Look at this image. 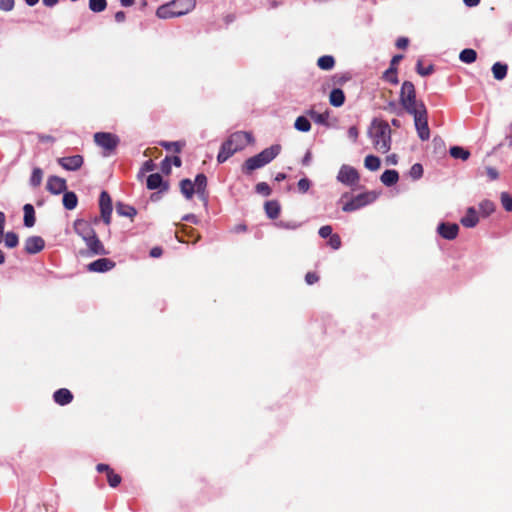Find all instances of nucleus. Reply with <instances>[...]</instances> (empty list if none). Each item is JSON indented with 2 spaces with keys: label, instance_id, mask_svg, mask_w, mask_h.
I'll return each mask as SVG.
<instances>
[{
  "label": "nucleus",
  "instance_id": "7ed1b4c3",
  "mask_svg": "<svg viewBox=\"0 0 512 512\" xmlns=\"http://www.w3.org/2000/svg\"><path fill=\"white\" fill-rule=\"evenodd\" d=\"M250 133L238 131L230 135V137L221 145L220 151L217 156L219 163L225 162L234 153L246 147L250 142Z\"/></svg>",
  "mask_w": 512,
  "mask_h": 512
},
{
  "label": "nucleus",
  "instance_id": "e433bc0d",
  "mask_svg": "<svg viewBox=\"0 0 512 512\" xmlns=\"http://www.w3.org/2000/svg\"><path fill=\"white\" fill-rule=\"evenodd\" d=\"M42 178H43V171L38 167L34 168L32 171L31 178H30V184L33 187H38L42 182Z\"/></svg>",
  "mask_w": 512,
  "mask_h": 512
},
{
  "label": "nucleus",
  "instance_id": "9b49d317",
  "mask_svg": "<svg viewBox=\"0 0 512 512\" xmlns=\"http://www.w3.org/2000/svg\"><path fill=\"white\" fill-rule=\"evenodd\" d=\"M337 179L343 184L352 186L358 183L359 173L355 168L348 165H343L340 168Z\"/></svg>",
  "mask_w": 512,
  "mask_h": 512
},
{
  "label": "nucleus",
  "instance_id": "2f4dec72",
  "mask_svg": "<svg viewBox=\"0 0 512 512\" xmlns=\"http://www.w3.org/2000/svg\"><path fill=\"white\" fill-rule=\"evenodd\" d=\"M480 213L483 217H488L495 211V204L490 200H483L479 204Z\"/></svg>",
  "mask_w": 512,
  "mask_h": 512
},
{
  "label": "nucleus",
  "instance_id": "f3484780",
  "mask_svg": "<svg viewBox=\"0 0 512 512\" xmlns=\"http://www.w3.org/2000/svg\"><path fill=\"white\" fill-rule=\"evenodd\" d=\"M146 185L150 190L160 188L161 191H167L169 188L168 183L163 182V178L159 173L149 175Z\"/></svg>",
  "mask_w": 512,
  "mask_h": 512
},
{
  "label": "nucleus",
  "instance_id": "1a4fd4ad",
  "mask_svg": "<svg viewBox=\"0 0 512 512\" xmlns=\"http://www.w3.org/2000/svg\"><path fill=\"white\" fill-rule=\"evenodd\" d=\"M94 142L104 149L105 155H109L117 148L120 140L115 134L109 132H97L94 134Z\"/></svg>",
  "mask_w": 512,
  "mask_h": 512
},
{
  "label": "nucleus",
  "instance_id": "6e6552de",
  "mask_svg": "<svg viewBox=\"0 0 512 512\" xmlns=\"http://www.w3.org/2000/svg\"><path fill=\"white\" fill-rule=\"evenodd\" d=\"M377 198V194L373 191L360 193L357 196L351 198L349 201L345 202L342 210L344 212H353L362 207H365L368 204L374 202Z\"/></svg>",
  "mask_w": 512,
  "mask_h": 512
},
{
  "label": "nucleus",
  "instance_id": "e2e57ef3",
  "mask_svg": "<svg viewBox=\"0 0 512 512\" xmlns=\"http://www.w3.org/2000/svg\"><path fill=\"white\" fill-rule=\"evenodd\" d=\"M403 59V55L401 54H397V55H394L391 59V62H390V67H397V65L399 64V62Z\"/></svg>",
  "mask_w": 512,
  "mask_h": 512
},
{
  "label": "nucleus",
  "instance_id": "cd10ccee",
  "mask_svg": "<svg viewBox=\"0 0 512 512\" xmlns=\"http://www.w3.org/2000/svg\"><path fill=\"white\" fill-rule=\"evenodd\" d=\"M78 203L77 195L74 192H65L63 195V205L68 210L76 208Z\"/></svg>",
  "mask_w": 512,
  "mask_h": 512
},
{
  "label": "nucleus",
  "instance_id": "4d7b16f0",
  "mask_svg": "<svg viewBox=\"0 0 512 512\" xmlns=\"http://www.w3.org/2000/svg\"><path fill=\"white\" fill-rule=\"evenodd\" d=\"M409 44V40L406 37H400L396 41V46L399 49H405Z\"/></svg>",
  "mask_w": 512,
  "mask_h": 512
},
{
  "label": "nucleus",
  "instance_id": "5701e85b",
  "mask_svg": "<svg viewBox=\"0 0 512 512\" xmlns=\"http://www.w3.org/2000/svg\"><path fill=\"white\" fill-rule=\"evenodd\" d=\"M24 211V225L26 227H33L35 224V210L31 204H25L23 207Z\"/></svg>",
  "mask_w": 512,
  "mask_h": 512
},
{
  "label": "nucleus",
  "instance_id": "774afa93",
  "mask_svg": "<svg viewBox=\"0 0 512 512\" xmlns=\"http://www.w3.org/2000/svg\"><path fill=\"white\" fill-rule=\"evenodd\" d=\"M59 0H43V4L47 7H53L55 6Z\"/></svg>",
  "mask_w": 512,
  "mask_h": 512
},
{
  "label": "nucleus",
  "instance_id": "603ef678",
  "mask_svg": "<svg viewBox=\"0 0 512 512\" xmlns=\"http://www.w3.org/2000/svg\"><path fill=\"white\" fill-rule=\"evenodd\" d=\"M319 235L322 238H329L333 235L332 227L330 225H324L319 229Z\"/></svg>",
  "mask_w": 512,
  "mask_h": 512
},
{
  "label": "nucleus",
  "instance_id": "37998d69",
  "mask_svg": "<svg viewBox=\"0 0 512 512\" xmlns=\"http://www.w3.org/2000/svg\"><path fill=\"white\" fill-rule=\"evenodd\" d=\"M416 71L421 76H428L434 72V67H433V65H429L428 67H423L422 61L418 60L417 65H416Z\"/></svg>",
  "mask_w": 512,
  "mask_h": 512
},
{
  "label": "nucleus",
  "instance_id": "0e129e2a",
  "mask_svg": "<svg viewBox=\"0 0 512 512\" xmlns=\"http://www.w3.org/2000/svg\"><path fill=\"white\" fill-rule=\"evenodd\" d=\"M114 17H115L116 22L121 23V22L125 21L126 15L123 11H118L115 13Z\"/></svg>",
  "mask_w": 512,
  "mask_h": 512
},
{
  "label": "nucleus",
  "instance_id": "6ab92c4d",
  "mask_svg": "<svg viewBox=\"0 0 512 512\" xmlns=\"http://www.w3.org/2000/svg\"><path fill=\"white\" fill-rule=\"evenodd\" d=\"M461 224L466 228H472L477 225L479 222L478 214L474 207H469L466 211V214L461 219Z\"/></svg>",
  "mask_w": 512,
  "mask_h": 512
},
{
  "label": "nucleus",
  "instance_id": "4be33fe9",
  "mask_svg": "<svg viewBox=\"0 0 512 512\" xmlns=\"http://www.w3.org/2000/svg\"><path fill=\"white\" fill-rule=\"evenodd\" d=\"M380 179L384 185L392 186L398 182L399 174L396 170H385Z\"/></svg>",
  "mask_w": 512,
  "mask_h": 512
},
{
  "label": "nucleus",
  "instance_id": "bb28decb",
  "mask_svg": "<svg viewBox=\"0 0 512 512\" xmlns=\"http://www.w3.org/2000/svg\"><path fill=\"white\" fill-rule=\"evenodd\" d=\"M450 156L455 159H461L466 161L470 157V152L467 149H464L460 146H452L449 150Z\"/></svg>",
  "mask_w": 512,
  "mask_h": 512
},
{
  "label": "nucleus",
  "instance_id": "c756f323",
  "mask_svg": "<svg viewBox=\"0 0 512 512\" xmlns=\"http://www.w3.org/2000/svg\"><path fill=\"white\" fill-rule=\"evenodd\" d=\"M116 211L119 215L130 218H133L137 214V211L134 207L123 203L117 204Z\"/></svg>",
  "mask_w": 512,
  "mask_h": 512
},
{
  "label": "nucleus",
  "instance_id": "c03bdc74",
  "mask_svg": "<svg viewBox=\"0 0 512 512\" xmlns=\"http://www.w3.org/2000/svg\"><path fill=\"white\" fill-rule=\"evenodd\" d=\"M255 191L263 196H269L271 194V188L266 182H259L255 186Z\"/></svg>",
  "mask_w": 512,
  "mask_h": 512
},
{
  "label": "nucleus",
  "instance_id": "dca6fc26",
  "mask_svg": "<svg viewBox=\"0 0 512 512\" xmlns=\"http://www.w3.org/2000/svg\"><path fill=\"white\" fill-rule=\"evenodd\" d=\"M46 188L52 194H60L67 188L66 180L58 176H51L48 178Z\"/></svg>",
  "mask_w": 512,
  "mask_h": 512
},
{
  "label": "nucleus",
  "instance_id": "bf43d9fd",
  "mask_svg": "<svg viewBox=\"0 0 512 512\" xmlns=\"http://www.w3.org/2000/svg\"><path fill=\"white\" fill-rule=\"evenodd\" d=\"M154 163L152 160L145 161L142 166V172L152 171L154 169Z\"/></svg>",
  "mask_w": 512,
  "mask_h": 512
},
{
  "label": "nucleus",
  "instance_id": "c9c22d12",
  "mask_svg": "<svg viewBox=\"0 0 512 512\" xmlns=\"http://www.w3.org/2000/svg\"><path fill=\"white\" fill-rule=\"evenodd\" d=\"M308 114L316 123L323 124V125L327 124V120L329 118L328 111H326L324 113H317L314 110H310L308 112Z\"/></svg>",
  "mask_w": 512,
  "mask_h": 512
},
{
  "label": "nucleus",
  "instance_id": "79ce46f5",
  "mask_svg": "<svg viewBox=\"0 0 512 512\" xmlns=\"http://www.w3.org/2000/svg\"><path fill=\"white\" fill-rule=\"evenodd\" d=\"M500 200L503 208L508 212H512V197L507 192L501 193Z\"/></svg>",
  "mask_w": 512,
  "mask_h": 512
},
{
  "label": "nucleus",
  "instance_id": "423d86ee",
  "mask_svg": "<svg viewBox=\"0 0 512 512\" xmlns=\"http://www.w3.org/2000/svg\"><path fill=\"white\" fill-rule=\"evenodd\" d=\"M399 103L408 114L426 106L422 100L417 99L416 89L411 81H404L402 83Z\"/></svg>",
  "mask_w": 512,
  "mask_h": 512
},
{
  "label": "nucleus",
  "instance_id": "72a5a7b5",
  "mask_svg": "<svg viewBox=\"0 0 512 512\" xmlns=\"http://www.w3.org/2000/svg\"><path fill=\"white\" fill-rule=\"evenodd\" d=\"M294 127L298 131L308 132L311 129V123H310V121L306 117L299 116L295 120Z\"/></svg>",
  "mask_w": 512,
  "mask_h": 512
},
{
  "label": "nucleus",
  "instance_id": "de8ad7c7",
  "mask_svg": "<svg viewBox=\"0 0 512 512\" xmlns=\"http://www.w3.org/2000/svg\"><path fill=\"white\" fill-rule=\"evenodd\" d=\"M485 172H486V175H487V177H488V179H489L490 181L497 180V179H498V177H499V172H498V170H497L496 168H494V167H490V166L486 167V168H485Z\"/></svg>",
  "mask_w": 512,
  "mask_h": 512
},
{
  "label": "nucleus",
  "instance_id": "2eb2a0df",
  "mask_svg": "<svg viewBox=\"0 0 512 512\" xmlns=\"http://www.w3.org/2000/svg\"><path fill=\"white\" fill-rule=\"evenodd\" d=\"M437 232L439 235L447 240H453L457 237L459 232V226L455 223H440Z\"/></svg>",
  "mask_w": 512,
  "mask_h": 512
},
{
  "label": "nucleus",
  "instance_id": "7c9ffc66",
  "mask_svg": "<svg viewBox=\"0 0 512 512\" xmlns=\"http://www.w3.org/2000/svg\"><path fill=\"white\" fill-rule=\"evenodd\" d=\"M459 59L467 64L473 63L477 59V53L474 49L466 48L459 54Z\"/></svg>",
  "mask_w": 512,
  "mask_h": 512
},
{
  "label": "nucleus",
  "instance_id": "393cba45",
  "mask_svg": "<svg viewBox=\"0 0 512 512\" xmlns=\"http://www.w3.org/2000/svg\"><path fill=\"white\" fill-rule=\"evenodd\" d=\"M508 66L501 62H496L492 66L493 77L496 80H503L507 76Z\"/></svg>",
  "mask_w": 512,
  "mask_h": 512
},
{
  "label": "nucleus",
  "instance_id": "09e8293b",
  "mask_svg": "<svg viewBox=\"0 0 512 512\" xmlns=\"http://www.w3.org/2000/svg\"><path fill=\"white\" fill-rule=\"evenodd\" d=\"M14 0H0V10L8 12L14 8Z\"/></svg>",
  "mask_w": 512,
  "mask_h": 512
},
{
  "label": "nucleus",
  "instance_id": "20e7f679",
  "mask_svg": "<svg viewBox=\"0 0 512 512\" xmlns=\"http://www.w3.org/2000/svg\"><path fill=\"white\" fill-rule=\"evenodd\" d=\"M195 6L196 0H173L160 6L156 11V15L161 19L179 17L191 12Z\"/></svg>",
  "mask_w": 512,
  "mask_h": 512
},
{
  "label": "nucleus",
  "instance_id": "680f3d73",
  "mask_svg": "<svg viewBox=\"0 0 512 512\" xmlns=\"http://www.w3.org/2000/svg\"><path fill=\"white\" fill-rule=\"evenodd\" d=\"M96 470L99 472V473H102V472H105L106 474L109 473V471H111L112 469L110 468L109 465L107 464H103V463H100L96 466Z\"/></svg>",
  "mask_w": 512,
  "mask_h": 512
},
{
  "label": "nucleus",
  "instance_id": "a19ab883",
  "mask_svg": "<svg viewBox=\"0 0 512 512\" xmlns=\"http://www.w3.org/2000/svg\"><path fill=\"white\" fill-rule=\"evenodd\" d=\"M106 475H107L108 484L111 487L115 488L121 483V480H122L121 476L119 474L115 473L113 469L111 471H109V473H107Z\"/></svg>",
  "mask_w": 512,
  "mask_h": 512
},
{
  "label": "nucleus",
  "instance_id": "3c124183",
  "mask_svg": "<svg viewBox=\"0 0 512 512\" xmlns=\"http://www.w3.org/2000/svg\"><path fill=\"white\" fill-rule=\"evenodd\" d=\"M305 281L308 285H313L319 281V276L316 272H308L305 275Z\"/></svg>",
  "mask_w": 512,
  "mask_h": 512
},
{
  "label": "nucleus",
  "instance_id": "a878e982",
  "mask_svg": "<svg viewBox=\"0 0 512 512\" xmlns=\"http://www.w3.org/2000/svg\"><path fill=\"white\" fill-rule=\"evenodd\" d=\"M193 184H194L196 193L199 196H203L205 194L206 187H207V177L203 173H200V174L196 175L195 182Z\"/></svg>",
  "mask_w": 512,
  "mask_h": 512
},
{
  "label": "nucleus",
  "instance_id": "ddd939ff",
  "mask_svg": "<svg viewBox=\"0 0 512 512\" xmlns=\"http://www.w3.org/2000/svg\"><path fill=\"white\" fill-rule=\"evenodd\" d=\"M115 262L109 258H99L87 265L89 272L103 273L112 270L115 267Z\"/></svg>",
  "mask_w": 512,
  "mask_h": 512
},
{
  "label": "nucleus",
  "instance_id": "4c0bfd02",
  "mask_svg": "<svg viewBox=\"0 0 512 512\" xmlns=\"http://www.w3.org/2000/svg\"><path fill=\"white\" fill-rule=\"evenodd\" d=\"M384 78L391 84H398L397 67H389L384 73Z\"/></svg>",
  "mask_w": 512,
  "mask_h": 512
},
{
  "label": "nucleus",
  "instance_id": "b1692460",
  "mask_svg": "<svg viewBox=\"0 0 512 512\" xmlns=\"http://www.w3.org/2000/svg\"><path fill=\"white\" fill-rule=\"evenodd\" d=\"M265 212L270 219H276L280 214V205L277 201L271 200L265 203Z\"/></svg>",
  "mask_w": 512,
  "mask_h": 512
},
{
  "label": "nucleus",
  "instance_id": "69168bd1",
  "mask_svg": "<svg viewBox=\"0 0 512 512\" xmlns=\"http://www.w3.org/2000/svg\"><path fill=\"white\" fill-rule=\"evenodd\" d=\"M247 229L246 225L244 224H239V225H236L234 228H233V231L236 232V233H240V232H245Z\"/></svg>",
  "mask_w": 512,
  "mask_h": 512
},
{
  "label": "nucleus",
  "instance_id": "49530a36",
  "mask_svg": "<svg viewBox=\"0 0 512 512\" xmlns=\"http://www.w3.org/2000/svg\"><path fill=\"white\" fill-rule=\"evenodd\" d=\"M341 243V238L338 234H333L331 237H329L328 244L334 250L339 249L341 247Z\"/></svg>",
  "mask_w": 512,
  "mask_h": 512
},
{
  "label": "nucleus",
  "instance_id": "473e14b6",
  "mask_svg": "<svg viewBox=\"0 0 512 512\" xmlns=\"http://www.w3.org/2000/svg\"><path fill=\"white\" fill-rule=\"evenodd\" d=\"M365 167L370 171H376L380 168L381 161L377 156L368 155L364 160Z\"/></svg>",
  "mask_w": 512,
  "mask_h": 512
},
{
  "label": "nucleus",
  "instance_id": "4468645a",
  "mask_svg": "<svg viewBox=\"0 0 512 512\" xmlns=\"http://www.w3.org/2000/svg\"><path fill=\"white\" fill-rule=\"evenodd\" d=\"M84 159L81 155H73L58 159L59 165L68 171H76L83 165Z\"/></svg>",
  "mask_w": 512,
  "mask_h": 512
},
{
  "label": "nucleus",
  "instance_id": "13d9d810",
  "mask_svg": "<svg viewBox=\"0 0 512 512\" xmlns=\"http://www.w3.org/2000/svg\"><path fill=\"white\" fill-rule=\"evenodd\" d=\"M358 135H359V132H358V129L356 126H351L349 129H348V136L350 139H352L354 142L357 140L358 138Z\"/></svg>",
  "mask_w": 512,
  "mask_h": 512
},
{
  "label": "nucleus",
  "instance_id": "f8f14e48",
  "mask_svg": "<svg viewBox=\"0 0 512 512\" xmlns=\"http://www.w3.org/2000/svg\"><path fill=\"white\" fill-rule=\"evenodd\" d=\"M45 247V241L40 236H30L24 242V251L33 255L41 252Z\"/></svg>",
  "mask_w": 512,
  "mask_h": 512
},
{
  "label": "nucleus",
  "instance_id": "412c9836",
  "mask_svg": "<svg viewBox=\"0 0 512 512\" xmlns=\"http://www.w3.org/2000/svg\"><path fill=\"white\" fill-rule=\"evenodd\" d=\"M180 191L186 199H191L196 192L193 182L186 178L180 181Z\"/></svg>",
  "mask_w": 512,
  "mask_h": 512
},
{
  "label": "nucleus",
  "instance_id": "f257e3e1",
  "mask_svg": "<svg viewBox=\"0 0 512 512\" xmlns=\"http://www.w3.org/2000/svg\"><path fill=\"white\" fill-rule=\"evenodd\" d=\"M75 233L82 238L85 242L88 252L91 255H107L108 251L105 249L103 243L97 236L91 224L84 219H77L73 225Z\"/></svg>",
  "mask_w": 512,
  "mask_h": 512
},
{
  "label": "nucleus",
  "instance_id": "8fccbe9b",
  "mask_svg": "<svg viewBox=\"0 0 512 512\" xmlns=\"http://www.w3.org/2000/svg\"><path fill=\"white\" fill-rule=\"evenodd\" d=\"M297 185L301 193H306L310 188V181L307 178H302L298 181Z\"/></svg>",
  "mask_w": 512,
  "mask_h": 512
},
{
  "label": "nucleus",
  "instance_id": "c85d7f7f",
  "mask_svg": "<svg viewBox=\"0 0 512 512\" xmlns=\"http://www.w3.org/2000/svg\"><path fill=\"white\" fill-rule=\"evenodd\" d=\"M317 66L322 70H331L335 66V59L330 55L321 56L317 60Z\"/></svg>",
  "mask_w": 512,
  "mask_h": 512
},
{
  "label": "nucleus",
  "instance_id": "39448f33",
  "mask_svg": "<svg viewBox=\"0 0 512 512\" xmlns=\"http://www.w3.org/2000/svg\"><path fill=\"white\" fill-rule=\"evenodd\" d=\"M280 151L281 146L278 144L272 145L262 150L257 155L252 156L245 161L243 165V171L249 174L256 169L265 166L266 164L270 163L274 158H276L279 155Z\"/></svg>",
  "mask_w": 512,
  "mask_h": 512
},
{
  "label": "nucleus",
  "instance_id": "052dcab7",
  "mask_svg": "<svg viewBox=\"0 0 512 512\" xmlns=\"http://www.w3.org/2000/svg\"><path fill=\"white\" fill-rule=\"evenodd\" d=\"M163 250L161 247H154L150 250V256L153 258H158L162 255Z\"/></svg>",
  "mask_w": 512,
  "mask_h": 512
},
{
  "label": "nucleus",
  "instance_id": "5fc2aeb1",
  "mask_svg": "<svg viewBox=\"0 0 512 512\" xmlns=\"http://www.w3.org/2000/svg\"><path fill=\"white\" fill-rule=\"evenodd\" d=\"M384 110L391 112V113H397L398 115L401 114L400 111H398L397 104L394 101H390L385 107Z\"/></svg>",
  "mask_w": 512,
  "mask_h": 512
},
{
  "label": "nucleus",
  "instance_id": "aec40b11",
  "mask_svg": "<svg viewBox=\"0 0 512 512\" xmlns=\"http://www.w3.org/2000/svg\"><path fill=\"white\" fill-rule=\"evenodd\" d=\"M329 102L334 107H340L345 102V94L339 88H334L329 95Z\"/></svg>",
  "mask_w": 512,
  "mask_h": 512
},
{
  "label": "nucleus",
  "instance_id": "0eeeda50",
  "mask_svg": "<svg viewBox=\"0 0 512 512\" xmlns=\"http://www.w3.org/2000/svg\"><path fill=\"white\" fill-rule=\"evenodd\" d=\"M413 116L415 129L418 137L422 141H427L430 138V129L428 126V111L426 106L416 110L413 113H409Z\"/></svg>",
  "mask_w": 512,
  "mask_h": 512
},
{
  "label": "nucleus",
  "instance_id": "9d476101",
  "mask_svg": "<svg viewBox=\"0 0 512 512\" xmlns=\"http://www.w3.org/2000/svg\"><path fill=\"white\" fill-rule=\"evenodd\" d=\"M101 218L106 225L111 223L112 199L107 191H102L99 197Z\"/></svg>",
  "mask_w": 512,
  "mask_h": 512
},
{
  "label": "nucleus",
  "instance_id": "6e6d98bb",
  "mask_svg": "<svg viewBox=\"0 0 512 512\" xmlns=\"http://www.w3.org/2000/svg\"><path fill=\"white\" fill-rule=\"evenodd\" d=\"M5 221H6L5 214H4V212L0 211V243L2 242L3 236H4Z\"/></svg>",
  "mask_w": 512,
  "mask_h": 512
},
{
  "label": "nucleus",
  "instance_id": "ea45409f",
  "mask_svg": "<svg viewBox=\"0 0 512 512\" xmlns=\"http://www.w3.org/2000/svg\"><path fill=\"white\" fill-rule=\"evenodd\" d=\"M107 7L106 0H89V8L93 12H102Z\"/></svg>",
  "mask_w": 512,
  "mask_h": 512
},
{
  "label": "nucleus",
  "instance_id": "a211bd4d",
  "mask_svg": "<svg viewBox=\"0 0 512 512\" xmlns=\"http://www.w3.org/2000/svg\"><path fill=\"white\" fill-rule=\"evenodd\" d=\"M73 398L74 397L71 391L66 388H60L56 390L53 394L54 401L60 406H64L71 403L73 401Z\"/></svg>",
  "mask_w": 512,
  "mask_h": 512
},
{
  "label": "nucleus",
  "instance_id": "f03ea898",
  "mask_svg": "<svg viewBox=\"0 0 512 512\" xmlns=\"http://www.w3.org/2000/svg\"><path fill=\"white\" fill-rule=\"evenodd\" d=\"M374 148L381 152L387 153L391 148V129L385 120L373 119L369 130Z\"/></svg>",
  "mask_w": 512,
  "mask_h": 512
},
{
  "label": "nucleus",
  "instance_id": "58836bf2",
  "mask_svg": "<svg viewBox=\"0 0 512 512\" xmlns=\"http://www.w3.org/2000/svg\"><path fill=\"white\" fill-rule=\"evenodd\" d=\"M160 145L167 150H173L176 153H180L184 146V143L179 142V141H175V142L161 141Z\"/></svg>",
  "mask_w": 512,
  "mask_h": 512
},
{
  "label": "nucleus",
  "instance_id": "338daca9",
  "mask_svg": "<svg viewBox=\"0 0 512 512\" xmlns=\"http://www.w3.org/2000/svg\"><path fill=\"white\" fill-rule=\"evenodd\" d=\"M171 162H172L176 167H180V166H181V164H182V161H181L180 157H178V156H174V157L170 158V163H171Z\"/></svg>",
  "mask_w": 512,
  "mask_h": 512
},
{
  "label": "nucleus",
  "instance_id": "864d4df0",
  "mask_svg": "<svg viewBox=\"0 0 512 512\" xmlns=\"http://www.w3.org/2000/svg\"><path fill=\"white\" fill-rule=\"evenodd\" d=\"M161 170L165 174H169L170 173V171H171V163H170V158L169 157H166L162 161V163H161Z\"/></svg>",
  "mask_w": 512,
  "mask_h": 512
},
{
  "label": "nucleus",
  "instance_id": "f704fd0d",
  "mask_svg": "<svg viewBox=\"0 0 512 512\" xmlns=\"http://www.w3.org/2000/svg\"><path fill=\"white\" fill-rule=\"evenodd\" d=\"M4 244L7 248H15L19 244V237L15 232H7L3 236Z\"/></svg>",
  "mask_w": 512,
  "mask_h": 512
},
{
  "label": "nucleus",
  "instance_id": "a18cd8bd",
  "mask_svg": "<svg viewBox=\"0 0 512 512\" xmlns=\"http://www.w3.org/2000/svg\"><path fill=\"white\" fill-rule=\"evenodd\" d=\"M423 175V167L419 163H415L410 169V176L413 179H419Z\"/></svg>",
  "mask_w": 512,
  "mask_h": 512
}]
</instances>
